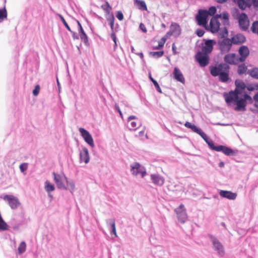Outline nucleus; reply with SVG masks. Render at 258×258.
<instances>
[{
  "label": "nucleus",
  "instance_id": "f257e3e1",
  "mask_svg": "<svg viewBox=\"0 0 258 258\" xmlns=\"http://www.w3.org/2000/svg\"><path fill=\"white\" fill-rule=\"evenodd\" d=\"M200 135L205 142L208 144L209 148L215 151L221 152L228 156H233L237 155L239 151L237 149H233L231 148L224 145L215 144L209 137L201 129L197 133Z\"/></svg>",
  "mask_w": 258,
  "mask_h": 258
},
{
  "label": "nucleus",
  "instance_id": "f03ea898",
  "mask_svg": "<svg viewBox=\"0 0 258 258\" xmlns=\"http://www.w3.org/2000/svg\"><path fill=\"white\" fill-rule=\"evenodd\" d=\"M200 135L205 142L208 144L209 148L215 151L221 152L228 156H233L237 155L239 151L237 149H233L231 148L224 145L215 144L209 137L201 129L197 133Z\"/></svg>",
  "mask_w": 258,
  "mask_h": 258
},
{
  "label": "nucleus",
  "instance_id": "7ed1b4c3",
  "mask_svg": "<svg viewBox=\"0 0 258 258\" xmlns=\"http://www.w3.org/2000/svg\"><path fill=\"white\" fill-rule=\"evenodd\" d=\"M230 66L223 62L209 66L211 75L213 77H218L219 80L222 83H228L231 81L229 77Z\"/></svg>",
  "mask_w": 258,
  "mask_h": 258
},
{
  "label": "nucleus",
  "instance_id": "20e7f679",
  "mask_svg": "<svg viewBox=\"0 0 258 258\" xmlns=\"http://www.w3.org/2000/svg\"><path fill=\"white\" fill-rule=\"evenodd\" d=\"M208 236L212 242L213 249L217 251L220 257H223L225 254V250L222 244L214 235L208 234Z\"/></svg>",
  "mask_w": 258,
  "mask_h": 258
},
{
  "label": "nucleus",
  "instance_id": "39448f33",
  "mask_svg": "<svg viewBox=\"0 0 258 258\" xmlns=\"http://www.w3.org/2000/svg\"><path fill=\"white\" fill-rule=\"evenodd\" d=\"M234 110L236 111H245L246 110V102L245 99V93L243 94L237 95Z\"/></svg>",
  "mask_w": 258,
  "mask_h": 258
},
{
  "label": "nucleus",
  "instance_id": "423d86ee",
  "mask_svg": "<svg viewBox=\"0 0 258 258\" xmlns=\"http://www.w3.org/2000/svg\"><path fill=\"white\" fill-rule=\"evenodd\" d=\"M218 48L222 53L229 52L233 45L230 38L219 40L217 42Z\"/></svg>",
  "mask_w": 258,
  "mask_h": 258
},
{
  "label": "nucleus",
  "instance_id": "0eeeda50",
  "mask_svg": "<svg viewBox=\"0 0 258 258\" xmlns=\"http://www.w3.org/2000/svg\"><path fill=\"white\" fill-rule=\"evenodd\" d=\"M195 59L201 67L204 68L209 64L210 58L209 54L200 51L196 53Z\"/></svg>",
  "mask_w": 258,
  "mask_h": 258
},
{
  "label": "nucleus",
  "instance_id": "6e6552de",
  "mask_svg": "<svg viewBox=\"0 0 258 258\" xmlns=\"http://www.w3.org/2000/svg\"><path fill=\"white\" fill-rule=\"evenodd\" d=\"M131 171L133 175L137 176L140 174L142 178L147 175L146 168L139 162H135L134 164L131 165Z\"/></svg>",
  "mask_w": 258,
  "mask_h": 258
},
{
  "label": "nucleus",
  "instance_id": "1a4fd4ad",
  "mask_svg": "<svg viewBox=\"0 0 258 258\" xmlns=\"http://www.w3.org/2000/svg\"><path fill=\"white\" fill-rule=\"evenodd\" d=\"M79 132L86 142L91 147L93 148L95 146L93 139L91 134L84 128L80 127L79 129Z\"/></svg>",
  "mask_w": 258,
  "mask_h": 258
},
{
  "label": "nucleus",
  "instance_id": "9d476101",
  "mask_svg": "<svg viewBox=\"0 0 258 258\" xmlns=\"http://www.w3.org/2000/svg\"><path fill=\"white\" fill-rule=\"evenodd\" d=\"M238 21L240 29L244 31L247 30L249 26V20L246 14L244 12L241 13Z\"/></svg>",
  "mask_w": 258,
  "mask_h": 258
},
{
  "label": "nucleus",
  "instance_id": "9b49d317",
  "mask_svg": "<svg viewBox=\"0 0 258 258\" xmlns=\"http://www.w3.org/2000/svg\"><path fill=\"white\" fill-rule=\"evenodd\" d=\"M4 200L8 202L12 209L18 208L21 204L18 198L13 195H6L4 197Z\"/></svg>",
  "mask_w": 258,
  "mask_h": 258
},
{
  "label": "nucleus",
  "instance_id": "f8f14e48",
  "mask_svg": "<svg viewBox=\"0 0 258 258\" xmlns=\"http://www.w3.org/2000/svg\"><path fill=\"white\" fill-rule=\"evenodd\" d=\"M204 41V44L202 46L201 51L210 54L213 50L214 46L216 44V41L214 39H206Z\"/></svg>",
  "mask_w": 258,
  "mask_h": 258
},
{
  "label": "nucleus",
  "instance_id": "ddd939ff",
  "mask_svg": "<svg viewBox=\"0 0 258 258\" xmlns=\"http://www.w3.org/2000/svg\"><path fill=\"white\" fill-rule=\"evenodd\" d=\"M196 20L198 25L205 26L208 23V16L203 11V9H200L198 12V14L196 16Z\"/></svg>",
  "mask_w": 258,
  "mask_h": 258
},
{
  "label": "nucleus",
  "instance_id": "4468645a",
  "mask_svg": "<svg viewBox=\"0 0 258 258\" xmlns=\"http://www.w3.org/2000/svg\"><path fill=\"white\" fill-rule=\"evenodd\" d=\"M238 56L235 53H231L226 54L224 57V63L229 64L236 65L240 62L238 59Z\"/></svg>",
  "mask_w": 258,
  "mask_h": 258
},
{
  "label": "nucleus",
  "instance_id": "2eb2a0df",
  "mask_svg": "<svg viewBox=\"0 0 258 258\" xmlns=\"http://www.w3.org/2000/svg\"><path fill=\"white\" fill-rule=\"evenodd\" d=\"M239 56L238 59L240 62H244L249 54V50L246 45H241L238 50Z\"/></svg>",
  "mask_w": 258,
  "mask_h": 258
},
{
  "label": "nucleus",
  "instance_id": "dca6fc26",
  "mask_svg": "<svg viewBox=\"0 0 258 258\" xmlns=\"http://www.w3.org/2000/svg\"><path fill=\"white\" fill-rule=\"evenodd\" d=\"M232 43L233 45H241L245 43L246 41L245 36L240 33L233 35L231 38Z\"/></svg>",
  "mask_w": 258,
  "mask_h": 258
},
{
  "label": "nucleus",
  "instance_id": "f3484780",
  "mask_svg": "<svg viewBox=\"0 0 258 258\" xmlns=\"http://www.w3.org/2000/svg\"><path fill=\"white\" fill-rule=\"evenodd\" d=\"M235 89L234 91L237 94H243L245 92V89L247 88V85L242 81L236 80L235 81Z\"/></svg>",
  "mask_w": 258,
  "mask_h": 258
},
{
  "label": "nucleus",
  "instance_id": "a211bd4d",
  "mask_svg": "<svg viewBox=\"0 0 258 258\" xmlns=\"http://www.w3.org/2000/svg\"><path fill=\"white\" fill-rule=\"evenodd\" d=\"M210 26L211 29V31L213 33H217L220 30V23L217 16L211 18L210 22Z\"/></svg>",
  "mask_w": 258,
  "mask_h": 258
},
{
  "label": "nucleus",
  "instance_id": "6ab92c4d",
  "mask_svg": "<svg viewBox=\"0 0 258 258\" xmlns=\"http://www.w3.org/2000/svg\"><path fill=\"white\" fill-rule=\"evenodd\" d=\"M80 162H84L87 164L90 161V156L89 151L86 147H83L82 150L80 151L79 154Z\"/></svg>",
  "mask_w": 258,
  "mask_h": 258
},
{
  "label": "nucleus",
  "instance_id": "aec40b11",
  "mask_svg": "<svg viewBox=\"0 0 258 258\" xmlns=\"http://www.w3.org/2000/svg\"><path fill=\"white\" fill-rule=\"evenodd\" d=\"M219 195L223 198L227 199L230 200H234L237 197V194L229 190H220Z\"/></svg>",
  "mask_w": 258,
  "mask_h": 258
},
{
  "label": "nucleus",
  "instance_id": "412c9836",
  "mask_svg": "<svg viewBox=\"0 0 258 258\" xmlns=\"http://www.w3.org/2000/svg\"><path fill=\"white\" fill-rule=\"evenodd\" d=\"M237 94L234 91H230L228 93H224V96L227 104L233 103L234 105Z\"/></svg>",
  "mask_w": 258,
  "mask_h": 258
},
{
  "label": "nucleus",
  "instance_id": "4be33fe9",
  "mask_svg": "<svg viewBox=\"0 0 258 258\" xmlns=\"http://www.w3.org/2000/svg\"><path fill=\"white\" fill-rule=\"evenodd\" d=\"M151 179L153 183L158 186H162L164 183V178L157 174H151Z\"/></svg>",
  "mask_w": 258,
  "mask_h": 258
},
{
  "label": "nucleus",
  "instance_id": "5701e85b",
  "mask_svg": "<svg viewBox=\"0 0 258 258\" xmlns=\"http://www.w3.org/2000/svg\"><path fill=\"white\" fill-rule=\"evenodd\" d=\"M176 214L178 222L184 224L187 220V215L186 211H174Z\"/></svg>",
  "mask_w": 258,
  "mask_h": 258
},
{
  "label": "nucleus",
  "instance_id": "b1692460",
  "mask_svg": "<svg viewBox=\"0 0 258 258\" xmlns=\"http://www.w3.org/2000/svg\"><path fill=\"white\" fill-rule=\"evenodd\" d=\"M173 77L177 81L184 83L185 80L183 75L179 68L175 67L173 72Z\"/></svg>",
  "mask_w": 258,
  "mask_h": 258
},
{
  "label": "nucleus",
  "instance_id": "393cba45",
  "mask_svg": "<svg viewBox=\"0 0 258 258\" xmlns=\"http://www.w3.org/2000/svg\"><path fill=\"white\" fill-rule=\"evenodd\" d=\"M54 180L57 185V187L60 189H67L66 186L61 180V176L59 174L55 173L54 172L52 173Z\"/></svg>",
  "mask_w": 258,
  "mask_h": 258
},
{
  "label": "nucleus",
  "instance_id": "a878e982",
  "mask_svg": "<svg viewBox=\"0 0 258 258\" xmlns=\"http://www.w3.org/2000/svg\"><path fill=\"white\" fill-rule=\"evenodd\" d=\"M107 223L110 228V233L111 235H114L115 237L117 238L118 236L116 233L115 223L114 219H109L107 220Z\"/></svg>",
  "mask_w": 258,
  "mask_h": 258
},
{
  "label": "nucleus",
  "instance_id": "bb28decb",
  "mask_svg": "<svg viewBox=\"0 0 258 258\" xmlns=\"http://www.w3.org/2000/svg\"><path fill=\"white\" fill-rule=\"evenodd\" d=\"M171 31L175 37H178L181 34L180 26L176 23H172L171 25Z\"/></svg>",
  "mask_w": 258,
  "mask_h": 258
},
{
  "label": "nucleus",
  "instance_id": "cd10ccee",
  "mask_svg": "<svg viewBox=\"0 0 258 258\" xmlns=\"http://www.w3.org/2000/svg\"><path fill=\"white\" fill-rule=\"evenodd\" d=\"M218 18H220L222 19V23L224 26L229 25V15L227 12H223L222 14H217Z\"/></svg>",
  "mask_w": 258,
  "mask_h": 258
},
{
  "label": "nucleus",
  "instance_id": "c85d7f7f",
  "mask_svg": "<svg viewBox=\"0 0 258 258\" xmlns=\"http://www.w3.org/2000/svg\"><path fill=\"white\" fill-rule=\"evenodd\" d=\"M134 5L141 11H147V7L146 3L142 0H134Z\"/></svg>",
  "mask_w": 258,
  "mask_h": 258
},
{
  "label": "nucleus",
  "instance_id": "c756f323",
  "mask_svg": "<svg viewBox=\"0 0 258 258\" xmlns=\"http://www.w3.org/2000/svg\"><path fill=\"white\" fill-rule=\"evenodd\" d=\"M184 126L190 129L192 132L196 133H198L199 131L201 129V128L198 127L197 125H196L194 124L191 123L190 122L186 121L184 123Z\"/></svg>",
  "mask_w": 258,
  "mask_h": 258
},
{
  "label": "nucleus",
  "instance_id": "7c9ffc66",
  "mask_svg": "<svg viewBox=\"0 0 258 258\" xmlns=\"http://www.w3.org/2000/svg\"><path fill=\"white\" fill-rule=\"evenodd\" d=\"M65 178L66 179V182H67V189L69 190L73 194V191H74L75 188V184L74 182L72 180H69L68 178L65 177Z\"/></svg>",
  "mask_w": 258,
  "mask_h": 258
},
{
  "label": "nucleus",
  "instance_id": "2f4dec72",
  "mask_svg": "<svg viewBox=\"0 0 258 258\" xmlns=\"http://www.w3.org/2000/svg\"><path fill=\"white\" fill-rule=\"evenodd\" d=\"M247 74L252 78L258 80V68H253L248 70Z\"/></svg>",
  "mask_w": 258,
  "mask_h": 258
},
{
  "label": "nucleus",
  "instance_id": "473e14b6",
  "mask_svg": "<svg viewBox=\"0 0 258 258\" xmlns=\"http://www.w3.org/2000/svg\"><path fill=\"white\" fill-rule=\"evenodd\" d=\"M247 67L244 63H242L238 66L237 74L241 76L247 72Z\"/></svg>",
  "mask_w": 258,
  "mask_h": 258
},
{
  "label": "nucleus",
  "instance_id": "72a5a7b5",
  "mask_svg": "<svg viewBox=\"0 0 258 258\" xmlns=\"http://www.w3.org/2000/svg\"><path fill=\"white\" fill-rule=\"evenodd\" d=\"M45 189L48 193H50L55 189L54 185L46 180L45 182Z\"/></svg>",
  "mask_w": 258,
  "mask_h": 258
},
{
  "label": "nucleus",
  "instance_id": "f704fd0d",
  "mask_svg": "<svg viewBox=\"0 0 258 258\" xmlns=\"http://www.w3.org/2000/svg\"><path fill=\"white\" fill-rule=\"evenodd\" d=\"M203 11L205 12L206 14L208 17L212 16L216 14L217 12V9L215 6H211L209 8L208 10H203Z\"/></svg>",
  "mask_w": 258,
  "mask_h": 258
},
{
  "label": "nucleus",
  "instance_id": "c9c22d12",
  "mask_svg": "<svg viewBox=\"0 0 258 258\" xmlns=\"http://www.w3.org/2000/svg\"><path fill=\"white\" fill-rule=\"evenodd\" d=\"M149 78L150 80L154 84L156 90L160 93H162L161 89L160 87V86L156 80H155L153 78H152L151 74L150 73L149 75Z\"/></svg>",
  "mask_w": 258,
  "mask_h": 258
},
{
  "label": "nucleus",
  "instance_id": "e433bc0d",
  "mask_svg": "<svg viewBox=\"0 0 258 258\" xmlns=\"http://www.w3.org/2000/svg\"><path fill=\"white\" fill-rule=\"evenodd\" d=\"M26 249V243L24 241H22L18 248V253L19 254H23Z\"/></svg>",
  "mask_w": 258,
  "mask_h": 258
},
{
  "label": "nucleus",
  "instance_id": "4c0bfd02",
  "mask_svg": "<svg viewBox=\"0 0 258 258\" xmlns=\"http://www.w3.org/2000/svg\"><path fill=\"white\" fill-rule=\"evenodd\" d=\"M234 2L237 4L240 10L242 11L245 10L246 5L245 0H234Z\"/></svg>",
  "mask_w": 258,
  "mask_h": 258
},
{
  "label": "nucleus",
  "instance_id": "58836bf2",
  "mask_svg": "<svg viewBox=\"0 0 258 258\" xmlns=\"http://www.w3.org/2000/svg\"><path fill=\"white\" fill-rule=\"evenodd\" d=\"M80 39L81 40L84 42V43L86 45L88 46L89 45V41H88V37L86 33L84 32L79 33Z\"/></svg>",
  "mask_w": 258,
  "mask_h": 258
},
{
  "label": "nucleus",
  "instance_id": "ea45409f",
  "mask_svg": "<svg viewBox=\"0 0 258 258\" xmlns=\"http://www.w3.org/2000/svg\"><path fill=\"white\" fill-rule=\"evenodd\" d=\"M101 8L105 12L106 14H109L112 9V7L107 1H106L105 4L102 5Z\"/></svg>",
  "mask_w": 258,
  "mask_h": 258
},
{
  "label": "nucleus",
  "instance_id": "a19ab883",
  "mask_svg": "<svg viewBox=\"0 0 258 258\" xmlns=\"http://www.w3.org/2000/svg\"><path fill=\"white\" fill-rule=\"evenodd\" d=\"M219 35L222 39L228 38V30L226 27H224L219 32Z\"/></svg>",
  "mask_w": 258,
  "mask_h": 258
},
{
  "label": "nucleus",
  "instance_id": "79ce46f5",
  "mask_svg": "<svg viewBox=\"0 0 258 258\" xmlns=\"http://www.w3.org/2000/svg\"><path fill=\"white\" fill-rule=\"evenodd\" d=\"M164 52L163 50H161L159 51H151L149 54L151 56L154 58H159L162 56L164 55Z\"/></svg>",
  "mask_w": 258,
  "mask_h": 258
},
{
  "label": "nucleus",
  "instance_id": "37998d69",
  "mask_svg": "<svg viewBox=\"0 0 258 258\" xmlns=\"http://www.w3.org/2000/svg\"><path fill=\"white\" fill-rule=\"evenodd\" d=\"M7 17V12L5 7L0 9V22H2Z\"/></svg>",
  "mask_w": 258,
  "mask_h": 258
},
{
  "label": "nucleus",
  "instance_id": "c03bdc74",
  "mask_svg": "<svg viewBox=\"0 0 258 258\" xmlns=\"http://www.w3.org/2000/svg\"><path fill=\"white\" fill-rule=\"evenodd\" d=\"M250 30L253 34H256L258 33V21H255L252 23Z\"/></svg>",
  "mask_w": 258,
  "mask_h": 258
},
{
  "label": "nucleus",
  "instance_id": "a18cd8bd",
  "mask_svg": "<svg viewBox=\"0 0 258 258\" xmlns=\"http://www.w3.org/2000/svg\"><path fill=\"white\" fill-rule=\"evenodd\" d=\"M246 89L249 91H253L254 90H258V84L254 83V84H247Z\"/></svg>",
  "mask_w": 258,
  "mask_h": 258
},
{
  "label": "nucleus",
  "instance_id": "49530a36",
  "mask_svg": "<svg viewBox=\"0 0 258 258\" xmlns=\"http://www.w3.org/2000/svg\"><path fill=\"white\" fill-rule=\"evenodd\" d=\"M245 101L246 102V105L249 104H252L254 101L253 97H251L249 94L247 93H245Z\"/></svg>",
  "mask_w": 258,
  "mask_h": 258
},
{
  "label": "nucleus",
  "instance_id": "de8ad7c7",
  "mask_svg": "<svg viewBox=\"0 0 258 258\" xmlns=\"http://www.w3.org/2000/svg\"><path fill=\"white\" fill-rule=\"evenodd\" d=\"M57 15H58V17L59 18L60 21H61V22L62 23V24L64 26V27H66V28L68 31H71V28L69 26V25L68 24L67 22L66 21V20L64 19L63 17L61 15H60V14H58Z\"/></svg>",
  "mask_w": 258,
  "mask_h": 258
},
{
  "label": "nucleus",
  "instance_id": "09e8293b",
  "mask_svg": "<svg viewBox=\"0 0 258 258\" xmlns=\"http://www.w3.org/2000/svg\"><path fill=\"white\" fill-rule=\"evenodd\" d=\"M28 164L27 163H23L20 165L19 168L21 172L24 173L27 170Z\"/></svg>",
  "mask_w": 258,
  "mask_h": 258
},
{
  "label": "nucleus",
  "instance_id": "8fccbe9b",
  "mask_svg": "<svg viewBox=\"0 0 258 258\" xmlns=\"http://www.w3.org/2000/svg\"><path fill=\"white\" fill-rule=\"evenodd\" d=\"M205 31L204 29L201 28H198L196 30L195 33L199 37H202L205 34Z\"/></svg>",
  "mask_w": 258,
  "mask_h": 258
},
{
  "label": "nucleus",
  "instance_id": "3c124183",
  "mask_svg": "<svg viewBox=\"0 0 258 258\" xmlns=\"http://www.w3.org/2000/svg\"><path fill=\"white\" fill-rule=\"evenodd\" d=\"M40 87L39 85H36L33 89L32 93L34 96H37L40 92Z\"/></svg>",
  "mask_w": 258,
  "mask_h": 258
},
{
  "label": "nucleus",
  "instance_id": "603ef678",
  "mask_svg": "<svg viewBox=\"0 0 258 258\" xmlns=\"http://www.w3.org/2000/svg\"><path fill=\"white\" fill-rule=\"evenodd\" d=\"M108 16L106 17V20L109 23L114 22V17L113 13H109L107 14Z\"/></svg>",
  "mask_w": 258,
  "mask_h": 258
},
{
  "label": "nucleus",
  "instance_id": "864d4df0",
  "mask_svg": "<svg viewBox=\"0 0 258 258\" xmlns=\"http://www.w3.org/2000/svg\"><path fill=\"white\" fill-rule=\"evenodd\" d=\"M116 17L119 20L122 21L123 19V15L121 11H118L116 12Z\"/></svg>",
  "mask_w": 258,
  "mask_h": 258
},
{
  "label": "nucleus",
  "instance_id": "5fc2aeb1",
  "mask_svg": "<svg viewBox=\"0 0 258 258\" xmlns=\"http://www.w3.org/2000/svg\"><path fill=\"white\" fill-rule=\"evenodd\" d=\"M167 40V37H163L161 40L159 41L158 44L161 48H162L164 46V45Z\"/></svg>",
  "mask_w": 258,
  "mask_h": 258
},
{
  "label": "nucleus",
  "instance_id": "6e6d98bb",
  "mask_svg": "<svg viewBox=\"0 0 258 258\" xmlns=\"http://www.w3.org/2000/svg\"><path fill=\"white\" fill-rule=\"evenodd\" d=\"M69 31L71 33L74 40H77L79 39V36L77 34L76 32L72 31L71 29V31Z\"/></svg>",
  "mask_w": 258,
  "mask_h": 258
},
{
  "label": "nucleus",
  "instance_id": "4d7b16f0",
  "mask_svg": "<svg viewBox=\"0 0 258 258\" xmlns=\"http://www.w3.org/2000/svg\"><path fill=\"white\" fill-rule=\"evenodd\" d=\"M77 24H78V26L79 33L83 32H84V29L83 28V27H82L81 23L78 20H77Z\"/></svg>",
  "mask_w": 258,
  "mask_h": 258
},
{
  "label": "nucleus",
  "instance_id": "13d9d810",
  "mask_svg": "<svg viewBox=\"0 0 258 258\" xmlns=\"http://www.w3.org/2000/svg\"><path fill=\"white\" fill-rule=\"evenodd\" d=\"M139 28L141 30H142L143 32L146 33L147 30V29L144 25V24L142 23H141L139 25Z\"/></svg>",
  "mask_w": 258,
  "mask_h": 258
},
{
  "label": "nucleus",
  "instance_id": "bf43d9fd",
  "mask_svg": "<svg viewBox=\"0 0 258 258\" xmlns=\"http://www.w3.org/2000/svg\"><path fill=\"white\" fill-rule=\"evenodd\" d=\"M114 108H115V110L119 113V115L122 117V113L120 109V108L118 106V105H117V104H115V105H114Z\"/></svg>",
  "mask_w": 258,
  "mask_h": 258
},
{
  "label": "nucleus",
  "instance_id": "052dcab7",
  "mask_svg": "<svg viewBox=\"0 0 258 258\" xmlns=\"http://www.w3.org/2000/svg\"><path fill=\"white\" fill-rule=\"evenodd\" d=\"M110 36L114 42H117V38L114 32H111Z\"/></svg>",
  "mask_w": 258,
  "mask_h": 258
},
{
  "label": "nucleus",
  "instance_id": "680f3d73",
  "mask_svg": "<svg viewBox=\"0 0 258 258\" xmlns=\"http://www.w3.org/2000/svg\"><path fill=\"white\" fill-rule=\"evenodd\" d=\"M131 125L132 127V129L134 131H135L137 129L138 127H137V122L136 121H132L131 122Z\"/></svg>",
  "mask_w": 258,
  "mask_h": 258
},
{
  "label": "nucleus",
  "instance_id": "e2e57ef3",
  "mask_svg": "<svg viewBox=\"0 0 258 258\" xmlns=\"http://www.w3.org/2000/svg\"><path fill=\"white\" fill-rule=\"evenodd\" d=\"M246 2V8H249L253 6V0H245Z\"/></svg>",
  "mask_w": 258,
  "mask_h": 258
},
{
  "label": "nucleus",
  "instance_id": "0e129e2a",
  "mask_svg": "<svg viewBox=\"0 0 258 258\" xmlns=\"http://www.w3.org/2000/svg\"><path fill=\"white\" fill-rule=\"evenodd\" d=\"M176 47L175 46V45L174 43H173L172 45V50L173 54H177L178 52L176 51Z\"/></svg>",
  "mask_w": 258,
  "mask_h": 258
},
{
  "label": "nucleus",
  "instance_id": "69168bd1",
  "mask_svg": "<svg viewBox=\"0 0 258 258\" xmlns=\"http://www.w3.org/2000/svg\"><path fill=\"white\" fill-rule=\"evenodd\" d=\"M253 7L255 9H258V0H253Z\"/></svg>",
  "mask_w": 258,
  "mask_h": 258
},
{
  "label": "nucleus",
  "instance_id": "338daca9",
  "mask_svg": "<svg viewBox=\"0 0 258 258\" xmlns=\"http://www.w3.org/2000/svg\"><path fill=\"white\" fill-rule=\"evenodd\" d=\"M22 225V223H19L16 224L15 225L13 226V228L14 230H17L19 229V227Z\"/></svg>",
  "mask_w": 258,
  "mask_h": 258
},
{
  "label": "nucleus",
  "instance_id": "774afa93",
  "mask_svg": "<svg viewBox=\"0 0 258 258\" xmlns=\"http://www.w3.org/2000/svg\"><path fill=\"white\" fill-rule=\"evenodd\" d=\"M253 97L254 102H258V92H257Z\"/></svg>",
  "mask_w": 258,
  "mask_h": 258
}]
</instances>
